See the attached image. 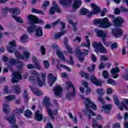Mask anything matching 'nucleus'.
<instances>
[{"mask_svg":"<svg viewBox=\"0 0 128 128\" xmlns=\"http://www.w3.org/2000/svg\"><path fill=\"white\" fill-rule=\"evenodd\" d=\"M93 22L95 24H100L102 28H110L112 26L108 18H105L103 20H94Z\"/></svg>","mask_w":128,"mask_h":128,"instance_id":"0eeeda50","label":"nucleus"},{"mask_svg":"<svg viewBox=\"0 0 128 128\" xmlns=\"http://www.w3.org/2000/svg\"><path fill=\"white\" fill-rule=\"evenodd\" d=\"M43 103L44 106H46V110L48 116H50L51 118H54V116L53 115L52 112L51 108H50V106H51L52 104H50V99L49 97H47V96H46L43 100Z\"/></svg>","mask_w":128,"mask_h":128,"instance_id":"6e6552de","label":"nucleus"},{"mask_svg":"<svg viewBox=\"0 0 128 128\" xmlns=\"http://www.w3.org/2000/svg\"><path fill=\"white\" fill-rule=\"evenodd\" d=\"M48 78L50 82V86L52 87V85L54 84V82L56 81V77L54 76L53 74L51 73L48 76Z\"/></svg>","mask_w":128,"mask_h":128,"instance_id":"4be33fe9","label":"nucleus"},{"mask_svg":"<svg viewBox=\"0 0 128 128\" xmlns=\"http://www.w3.org/2000/svg\"><path fill=\"white\" fill-rule=\"evenodd\" d=\"M60 26H62V30L61 31H60V32H58V33H54V39H58L61 37V36H62V35H64L66 34V31L65 30L64 28H66V24L64 23V22H62V21H60Z\"/></svg>","mask_w":128,"mask_h":128,"instance_id":"ddd939ff","label":"nucleus"},{"mask_svg":"<svg viewBox=\"0 0 128 128\" xmlns=\"http://www.w3.org/2000/svg\"><path fill=\"white\" fill-rule=\"evenodd\" d=\"M124 108L126 110H128V99H124V102H121L119 106V108L120 110H123Z\"/></svg>","mask_w":128,"mask_h":128,"instance_id":"aec40b11","label":"nucleus"},{"mask_svg":"<svg viewBox=\"0 0 128 128\" xmlns=\"http://www.w3.org/2000/svg\"><path fill=\"white\" fill-rule=\"evenodd\" d=\"M45 128H54V126L51 122H48Z\"/></svg>","mask_w":128,"mask_h":128,"instance_id":"774afa93","label":"nucleus"},{"mask_svg":"<svg viewBox=\"0 0 128 128\" xmlns=\"http://www.w3.org/2000/svg\"><path fill=\"white\" fill-rule=\"evenodd\" d=\"M98 126V122L96 120L93 119L92 122V126L94 128H96Z\"/></svg>","mask_w":128,"mask_h":128,"instance_id":"8fccbe9b","label":"nucleus"},{"mask_svg":"<svg viewBox=\"0 0 128 128\" xmlns=\"http://www.w3.org/2000/svg\"><path fill=\"white\" fill-rule=\"evenodd\" d=\"M73 0H60L58 1L59 4H62V6H67V4H72V2Z\"/></svg>","mask_w":128,"mask_h":128,"instance_id":"7c9ffc66","label":"nucleus"},{"mask_svg":"<svg viewBox=\"0 0 128 128\" xmlns=\"http://www.w3.org/2000/svg\"><path fill=\"white\" fill-rule=\"evenodd\" d=\"M106 12H108V10H107L106 8H102V10L100 13L101 16H106Z\"/></svg>","mask_w":128,"mask_h":128,"instance_id":"13d9d810","label":"nucleus"},{"mask_svg":"<svg viewBox=\"0 0 128 128\" xmlns=\"http://www.w3.org/2000/svg\"><path fill=\"white\" fill-rule=\"evenodd\" d=\"M16 98V95H8V96H6V97H4V99L6 100V101L4 102H3L2 104L3 111L4 112H6V114H8L10 110V106L8 101L12 100H14V98Z\"/></svg>","mask_w":128,"mask_h":128,"instance_id":"423d86ee","label":"nucleus"},{"mask_svg":"<svg viewBox=\"0 0 128 128\" xmlns=\"http://www.w3.org/2000/svg\"><path fill=\"white\" fill-rule=\"evenodd\" d=\"M32 114V112L30 110H26L24 111V116H26V118H30Z\"/></svg>","mask_w":128,"mask_h":128,"instance_id":"a19ab883","label":"nucleus"},{"mask_svg":"<svg viewBox=\"0 0 128 128\" xmlns=\"http://www.w3.org/2000/svg\"><path fill=\"white\" fill-rule=\"evenodd\" d=\"M56 53L58 56V57H60V58L63 61H66V58H64L63 52L60 50H57Z\"/></svg>","mask_w":128,"mask_h":128,"instance_id":"72a5a7b5","label":"nucleus"},{"mask_svg":"<svg viewBox=\"0 0 128 128\" xmlns=\"http://www.w3.org/2000/svg\"><path fill=\"white\" fill-rule=\"evenodd\" d=\"M50 2H48V1H46V2H44L43 6H42V8L44 10H46V8L47 6H50Z\"/></svg>","mask_w":128,"mask_h":128,"instance_id":"bf43d9fd","label":"nucleus"},{"mask_svg":"<svg viewBox=\"0 0 128 128\" xmlns=\"http://www.w3.org/2000/svg\"><path fill=\"white\" fill-rule=\"evenodd\" d=\"M6 120H8V122L10 124H14V122H16V120L14 116H6L5 118Z\"/></svg>","mask_w":128,"mask_h":128,"instance_id":"c85d7f7f","label":"nucleus"},{"mask_svg":"<svg viewBox=\"0 0 128 128\" xmlns=\"http://www.w3.org/2000/svg\"><path fill=\"white\" fill-rule=\"evenodd\" d=\"M28 24H31V26H28V32L29 33H33L36 29V25L34 24H38V22H42V20H38L36 16H33L30 14L28 16Z\"/></svg>","mask_w":128,"mask_h":128,"instance_id":"7ed1b4c3","label":"nucleus"},{"mask_svg":"<svg viewBox=\"0 0 128 128\" xmlns=\"http://www.w3.org/2000/svg\"><path fill=\"white\" fill-rule=\"evenodd\" d=\"M40 110H38L36 112L35 114L34 115V118H35L36 120H38V122H40L43 118V114H40Z\"/></svg>","mask_w":128,"mask_h":128,"instance_id":"5701e85b","label":"nucleus"},{"mask_svg":"<svg viewBox=\"0 0 128 128\" xmlns=\"http://www.w3.org/2000/svg\"><path fill=\"white\" fill-rule=\"evenodd\" d=\"M120 124L119 122H115L113 124L114 128H120Z\"/></svg>","mask_w":128,"mask_h":128,"instance_id":"338daca9","label":"nucleus"},{"mask_svg":"<svg viewBox=\"0 0 128 128\" xmlns=\"http://www.w3.org/2000/svg\"><path fill=\"white\" fill-rule=\"evenodd\" d=\"M22 77L20 71H16L12 74V83H18L20 80H22Z\"/></svg>","mask_w":128,"mask_h":128,"instance_id":"4468645a","label":"nucleus"},{"mask_svg":"<svg viewBox=\"0 0 128 128\" xmlns=\"http://www.w3.org/2000/svg\"><path fill=\"white\" fill-rule=\"evenodd\" d=\"M114 100L115 104L116 106H119L120 102L118 100V96H116V95H114Z\"/></svg>","mask_w":128,"mask_h":128,"instance_id":"c03bdc74","label":"nucleus"},{"mask_svg":"<svg viewBox=\"0 0 128 128\" xmlns=\"http://www.w3.org/2000/svg\"><path fill=\"white\" fill-rule=\"evenodd\" d=\"M34 68H37V69L40 70V66L39 63L37 61V59L36 58V62H35V64H34Z\"/></svg>","mask_w":128,"mask_h":128,"instance_id":"680f3d73","label":"nucleus"},{"mask_svg":"<svg viewBox=\"0 0 128 128\" xmlns=\"http://www.w3.org/2000/svg\"><path fill=\"white\" fill-rule=\"evenodd\" d=\"M24 66V64L22 62H18V64L17 65V68H18V69H21Z\"/></svg>","mask_w":128,"mask_h":128,"instance_id":"052dcab7","label":"nucleus"},{"mask_svg":"<svg viewBox=\"0 0 128 128\" xmlns=\"http://www.w3.org/2000/svg\"><path fill=\"white\" fill-rule=\"evenodd\" d=\"M118 45L116 42H114V43H112L110 45V48L112 50H114V49H115L116 48H118Z\"/></svg>","mask_w":128,"mask_h":128,"instance_id":"3c124183","label":"nucleus"},{"mask_svg":"<svg viewBox=\"0 0 128 128\" xmlns=\"http://www.w3.org/2000/svg\"><path fill=\"white\" fill-rule=\"evenodd\" d=\"M82 4V2L80 0H74L73 4V8H78Z\"/></svg>","mask_w":128,"mask_h":128,"instance_id":"c756f323","label":"nucleus"},{"mask_svg":"<svg viewBox=\"0 0 128 128\" xmlns=\"http://www.w3.org/2000/svg\"><path fill=\"white\" fill-rule=\"evenodd\" d=\"M28 38L29 36H28V34H23L20 37V41L22 43H26L28 41Z\"/></svg>","mask_w":128,"mask_h":128,"instance_id":"2f4dec72","label":"nucleus"},{"mask_svg":"<svg viewBox=\"0 0 128 128\" xmlns=\"http://www.w3.org/2000/svg\"><path fill=\"white\" fill-rule=\"evenodd\" d=\"M94 48L97 49L100 53H106L108 52L107 49L104 46L102 42H96L94 41L92 44Z\"/></svg>","mask_w":128,"mask_h":128,"instance_id":"1a4fd4ad","label":"nucleus"},{"mask_svg":"<svg viewBox=\"0 0 128 128\" xmlns=\"http://www.w3.org/2000/svg\"><path fill=\"white\" fill-rule=\"evenodd\" d=\"M10 8H3L2 12L3 16L6 18V14H8V12H10Z\"/></svg>","mask_w":128,"mask_h":128,"instance_id":"ea45409f","label":"nucleus"},{"mask_svg":"<svg viewBox=\"0 0 128 128\" xmlns=\"http://www.w3.org/2000/svg\"><path fill=\"white\" fill-rule=\"evenodd\" d=\"M100 60L101 61H108L109 60V58L106 55H102L100 57Z\"/></svg>","mask_w":128,"mask_h":128,"instance_id":"864d4df0","label":"nucleus"},{"mask_svg":"<svg viewBox=\"0 0 128 128\" xmlns=\"http://www.w3.org/2000/svg\"><path fill=\"white\" fill-rule=\"evenodd\" d=\"M90 80L96 86H102V82L98 80L94 75H92Z\"/></svg>","mask_w":128,"mask_h":128,"instance_id":"6ab92c4d","label":"nucleus"},{"mask_svg":"<svg viewBox=\"0 0 128 128\" xmlns=\"http://www.w3.org/2000/svg\"><path fill=\"white\" fill-rule=\"evenodd\" d=\"M108 84H111V85H116L117 83H116V81L113 80L112 79H108Z\"/></svg>","mask_w":128,"mask_h":128,"instance_id":"49530a36","label":"nucleus"},{"mask_svg":"<svg viewBox=\"0 0 128 128\" xmlns=\"http://www.w3.org/2000/svg\"><path fill=\"white\" fill-rule=\"evenodd\" d=\"M4 93L8 94H10L12 93V91L10 90H9L8 87V86H7V85H6L4 86Z\"/></svg>","mask_w":128,"mask_h":128,"instance_id":"37998d69","label":"nucleus"},{"mask_svg":"<svg viewBox=\"0 0 128 128\" xmlns=\"http://www.w3.org/2000/svg\"><path fill=\"white\" fill-rule=\"evenodd\" d=\"M102 108L105 114H110V110L112 108V104H108L102 106Z\"/></svg>","mask_w":128,"mask_h":128,"instance_id":"412c9836","label":"nucleus"},{"mask_svg":"<svg viewBox=\"0 0 128 128\" xmlns=\"http://www.w3.org/2000/svg\"><path fill=\"white\" fill-rule=\"evenodd\" d=\"M69 58L70 59V61H68V63H69V64H70V65H74V61L72 56V55H70Z\"/></svg>","mask_w":128,"mask_h":128,"instance_id":"5fc2aeb1","label":"nucleus"},{"mask_svg":"<svg viewBox=\"0 0 128 128\" xmlns=\"http://www.w3.org/2000/svg\"><path fill=\"white\" fill-rule=\"evenodd\" d=\"M106 67V64L103 63V62H101L98 66L99 69H104Z\"/></svg>","mask_w":128,"mask_h":128,"instance_id":"e2e57ef3","label":"nucleus"},{"mask_svg":"<svg viewBox=\"0 0 128 128\" xmlns=\"http://www.w3.org/2000/svg\"><path fill=\"white\" fill-rule=\"evenodd\" d=\"M76 52L77 54V56L80 61V62H83L84 60V57L83 56L84 54L82 52V51H80V49H79L78 48L76 50Z\"/></svg>","mask_w":128,"mask_h":128,"instance_id":"b1692460","label":"nucleus"},{"mask_svg":"<svg viewBox=\"0 0 128 128\" xmlns=\"http://www.w3.org/2000/svg\"><path fill=\"white\" fill-rule=\"evenodd\" d=\"M43 63H44V68H46V69H48L50 66L49 62H48V61L44 60V61H43Z\"/></svg>","mask_w":128,"mask_h":128,"instance_id":"de8ad7c7","label":"nucleus"},{"mask_svg":"<svg viewBox=\"0 0 128 128\" xmlns=\"http://www.w3.org/2000/svg\"><path fill=\"white\" fill-rule=\"evenodd\" d=\"M10 12H12V14L14 16H12V18L18 22H20V24H24V21L22 20L20 16H18L20 14V10L18 8H10Z\"/></svg>","mask_w":128,"mask_h":128,"instance_id":"9d476101","label":"nucleus"},{"mask_svg":"<svg viewBox=\"0 0 128 128\" xmlns=\"http://www.w3.org/2000/svg\"><path fill=\"white\" fill-rule=\"evenodd\" d=\"M30 89H31L33 93L36 96H41V94H42V91H40V90H36V89H34L32 87H30Z\"/></svg>","mask_w":128,"mask_h":128,"instance_id":"e433bc0d","label":"nucleus"},{"mask_svg":"<svg viewBox=\"0 0 128 128\" xmlns=\"http://www.w3.org/2000/svg\"><path fill=\"white\" fill-rule=\"evenodd\" d=\"M16 41L14 40L10 41L9 42L8 46H7L8 52L10 53L14 52L18 59H24V58H26V60L30 59V52H28L27 51H23L22 53L24 56L22 55V54H20V52L16 50Z\"/></svg>","mask_w":128,"mask_h":128,"instance_id":"f257e3e1","label":"nucleus"},{"mask_svg":"<svg viewBox=\"0 0 128 128\" xmlns=\"http://www.w3.org/2000/svg\"><path fill=\"white\" fill-rule=\"evenodd\" d=\"M90 6L92 8V12H88L86 8H82L80 14L85 15L86 14L88 16L90 17L92 14H96L99 12H100V8L96 4H91Z\"/></svg>","mask_w":128,"mask_h":128,"instance_id":"20e7f679","label":"nucleus"},{"mask_svg":"<svg viewBox=\"0 0 128 128\" xmlns=\"http://www.w3.org/2000/svg\"><path fill=\"white\" fill-rule=\"evenodd\" d=\"M62 91V88L60 86H56L54 88V92L56 96H61Z\"/></svg>","mask_w":128,"mask_h":128,"instance_id":"393cba45","label":"nucleus"},{"mask_svg":"<svg viewBox=\"0 0 128 128\" xmlns=\"http://www.w3.org/2000/svg\"><path fill=\"white\" fill-rule=\"evenodd\" d=\"M102 76L104 78H105V79L108 78V73L106 70H104V71H103Z\"/></svg>","mask_w":128,"mask_h":128,"instance_id":"603ef678","label":"nucleus"},{"mask_svg":"<svg viewBox=\"0 0 128 128\" xmlns=\"http://www.w3.org/2000/svg\"><path fill=\"white\" fill-rule=\"evenodd\" d=\"M112 33L115 37L118 38L122 35V32L120 28H115L112 30Z\"/></svg>","mask_w":128,"mask_h":128,"instance_id":"f3484780","label":"nucleus"},{"mask_svg":"<svg viewBox=\"0 0 128 128\" xmlns=\"http://www.w3.org/2000/svg\"><path fill=\"white\" fill-rule=\"evenodd\" d=\"M86 38L87 42L86 43V42H82V43H81V46H82V47H87L88 48H90V39H88V36H86Z\"/></svg>","mask_w":128,"mask_h":128,"instance_id":"bb28decb","label":"nucleus"},{"mask_svg":"<svg viewBox=\"0 0 128 128\" xmlns=\"http://www.w3.org/2000/svg\"><path fill=\"white\" fill-rule=\"evenodd\" d=\"M35 34L36 36H42L43 32L41 27H38V28H36L35 30Z\"/></svg>","mask_w":128,"mask_h":128,"instance_id":"473e14b6","label":"nucleus"},{"mask_svg":"<svg viewBox=\"0 0 128 128\" xmlns=\"http://www.w3.org/2000/svg\"><path fill=\"white\" fill-rule=\"evenodd\" d=\"M38 86L42 87L43 85H45V80L46 78V74H42L40 77H36Z\"/></svg>","mask_w":128,"mask_h":128,"instance_id":"dca6fc26","label":"nucleus"},{"mask_svg":"<svg viewBox=\"0 0 128 128\" xmlns=\"http://www.w3.org/2000/svg\"><path fill=\"white\" fill-rule=\"evenodd\" d=\"M82 77H85L86 79H89L90 78V75L86 73H84V71H82V73L81 74Z\"/></svg>","mask_w":128,"mask_h":128,"instance_id":"4d7b16f0","label":"nucleus"},{"mask_svg":"<svg viewBox=\"0 0 128 128\" xmlns=\"http://www.w3.org/2000/svg\"><path fill=\"white\" fill-rule=\"evenodd\" d=\"M30 73L31 75L33 76L34 77L35 76H38V75H39L38 72L34 70H31V71H30Z\"/></svg>","mask_w":128,"mask_h":128,"instance_id":"6e6d98bb","label":"nucleus"},{"mask_svg":"<svg viewBox=\"0 0 128 128\" xmlns=\"http://www.w3.org/2000/svg\"><path fill=\"white\" fill-rule=\"evenodd\" d=\"M84 104L86 106V108L84 110V112L88 116L89 120H90L92 116L96 115V112L90 110V107L94 110H97V106L93 102H92L90 98H84Z\"/></svg>","mask_w":128,"mask_h":128,"instance_id":"f03ea898","label":"nucleus"},{"mask_svg":"<svg viewBox=\"0 0 128 128\" xmlns=\"http://www.w3.org/2000/svg\"><path fill=\"white\" fill-rule=\"evenodd\" d=\"M24 110V106H22V108H20L19 110L16 108V110L15 111V114H22Z\"/></svg>","mask_w":128,"mask_h":128,"instance_id":"79ce46f5","label":"nucleus"},{"mask_svg":"<svg viewBox=\"0 0 128 128\" xmlns=\"http://www.w3.org/2000/svg\"><path fill=\"white\" fill-rule=\"evenodd\" d=\"M17 63V61L16 59H14V58H11L10 60V63L9 64H8V66L10 68H11V66H14Z\"/></svg>","mask_w":128,"mask_h":128,"instance_id":"f704fd0d","label":"nucleus"},{"mask_svg":"<svg viewBox=\"0 0 128 128\" xmlns=\"http://www.w3.org/2000/svg\"><path fill=\"white\" fill-rule=\"evenodd\" d=\"M69 24H72L73 26V30L74 31H77L78 30V27L76 26H78V23H74L73 21L72 20H70L68 21Z\"/></svg>","mask_w":128,"mask_h":128,"instance_id":"4c0bfd02","label":"nucleus"},{"mask_svg":"<svg viewBox=\"0 0 128 128\" xmlns=\"http://www.w3.org/2000/svg\"><path fill=\"white\" fill-rule=\"evenodd\" d=\"M66 88L68 89V93L66 98L68 100H71L72 98H74L76 94V89L72 85L70 81H67L66 83Z\"/></svg>","mask_w":128,"mask_h":128,"instance_id":"39448f33","label":"nucleus"},{"mask_svg":"<svg viewBox=\"0 0 128 128\" xmlns=\"http://www.w3.org/2000/svg\"><path fill=\"white\" fill-rule=\"evenodd\" d=\"M32 12L39 14H42V16H44V12H42V10H36V8H32Z\"/></svg>","mask_w":128,"mask_h":128,"instance_id":"58836bf2","label":"nucleus"},{"mask_svg":"<svg viewBox=\"0 0 128 128\" xmlns=\"http://www.w3.org/2000/svg\"><path fill=\"white\" fill-rule=\"evenodd\" d=\"M123 77L124 79L128 80V69L126 70V72L124 75H123Z\"/></svg>","mask_w":128,"mask_h":128,"instance_id":"0e129e2a","label":"nucleus"},{"mask_svg":"<svg viewBox=\"0 0 128 128\" xmlns=\"http://www.w3.org/2000/svg\"><path fill=\"white\" fill-rule=\"evenodd\" d=\"M96 92L98 94H100V96H102V94H104L105 93V90L103 89H97Z\"/></svg>","mask_w":128,"mask_h":128,"instance_id":"09e8293b","label":"nucleus"},{"mask_svg":"<svg viewBox=\"0 0 128 128\" xmlns=\"http://www.w3.org/2000/svg\"><path fill=\"white\" fill-rule=\"evenodd\" d=\"M120 12H128V9L126 8L124 6H122L120 8Z\"/></svg>","mask_w":128,"mask_h":128,"instance_id":"69168bd1","label":"nucleus"},{"mask_svg":"<svg viewBox=\"0 0 128 128\" xmlns=\"http://www.w3.org/2000/svg\"><path fill=\"white\" fill-rule=\"evenodd\" d=\"M120 72V70L118 68V67H116V68H112L110 70V72L112 74V77L114 79H116V78H118L119 75L118 74H117V73H119Z\"/></svg>","mask_w":128,"mask_h":128,"instance_id":"a211bd4d","label":"nucleus"},{"mask_svg":"<svg viewBox=\"0 0 128 128\" xmlns=\"http://www.w3.org/2000/svg\"><path fill=\"white\" fill-rule=\"evenodd\" d=\"M57 64H56V68L58 69H61V68H64V69H66L68 70V71L70 72L71 69L70 68V67H68V66H66V65H63L62 64H60V61L58 60H57Z\"/></svg>","mask_w":128,"mask_h":128,"instance_id":"a878e982","label":"nucleus"},{"mask_svg":"<svg viewBox=\"0 0 128 128\" xmlns=\"http://www.w3.org/2000/svg\"><path fill=\"white\" fill-rule=\"evenodd\" d=\"M64 46L66 48V49H67L69 53H70V54H72V48L70 47V45H69L68 44L67 39H66V40L64 41Z\"/></svg>","mask_w":128,"mask_h":128,"instance_id":"c9c22d12","label":"nucleus"},{"mask_svg":"<svg viewBox=\"0 0 128 128\" xmlns=\"http://www.w3.org/2000/svg\"><path fill=\"white\" fill-rule=\"evenodd\" d=\"M12 88L15 94L22 93V90L20 86V85H14V86H12Z\"/></svg>","mask_w":128,"mask_h":128,"instance_id":"cd10ccee","label":"nucleus"},{"mask_svg":"<svg viewBox=\"0 0 128 128\" xmlns=\"http://www.w3.org/2000/svg\"><path fill=\"white\" fill-rule=\"evenodd\" d=\"M23 96L26 100H28L29 98V96L28 95V91L26 90H24V93H23Z\"/></svg>","mask_w":128,"mask_h":128,"instance_id":"a18cd8bd","label":"nucleus"},{"mask_svg":"<svg viewBox=\"0 0 128 128\" xmlns=\"http://www.w3.org/2000/svg\"><path fill=\"white\" fill-rule=\"evenodd\" d=\"M53 6L51 8L50 10V14H54L56 10L58 14H61L62 12L60 8V6L56 4V1L54 0L52 2Z\"/></svg>","mask_w":128,"mask_h":128,"instance_id":"2eb2a0df","label":"nucleus"},{"mask_svg":"<svg viewBox=\"0 0 128 128\" xmlns=\"http://www.w3.org/2000/svg\"><path fill=\"white\" fill-rule=\"evenodd\" d=\"M108 18H114L113 23L116 26H121L124 22V18H122L117 17L115 18V16L114 14H108Z\"/></svg>","mask_w":128,"mask_h":128,"instance_id":"f8f14e48","label":"nucleus"},{"mask_svg":"<svg viewBox=\"0 0 128 128\" xmlns=\"http://www.w3.org/2000/svg\"><path fill=\"white\" fill-rule=\"evenodd\" d=\"M96 34L98 36L102 38V40L105 46H106V47H108L110 44L108 42H106V37L108 35L107 32L106 31H103V30H98Z\"/></svg>","mask_w":128,"mask_h":128,"instance_id":"9b49d317","label":"nucleus"}]
</instances>
